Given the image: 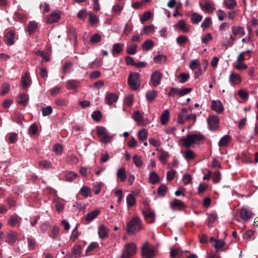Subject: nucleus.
<instances>
[{"label":"nucleus","mask_w":258,"mask_h":258,"mask_svg":"<svg viewBox=\"0 0 258 258\" xmlns=\"http://www.w3.org/2000/svg\"><path fill=\"white\" fill-rule=\"evenodd\" d=\"M8 223L10 225L15 226H16L17 225L19 224L20 221L18 218L11 217L9 219Z\"/></svg>","instance_id":"obj_56"},{"label":"nucleus","mask_w":258,"mask_h":258,"mask_svg":"<svg viewBox=\"0 0 258 258\" xmlns=\"http://www.w3.org/2000/svg\"><path fill=\"white\" fill-rule=\"evenodd\" d=\"M235 39L232 36H230L229 38L225 39L223 42L222 45L226 47V48L227 47L231 46L234 42Z\"/></svg>","instance_id":"obj_42"},{"label":"nucleus","mask_w":258,"mask_h":258,"mask_svg":"<svg viewBox=\"0 0 258 258\" xmlns=\"http://www.w3.org/2000/svg\"><path fill=\"white\" fill-rule=\"evenodd\" d=\"M176 26L184 32L187 33L189 31V28L186 26L185 22L183 20H179L177 23Z\"/></svg>","instance_id":"obj_37"},{"label":"nucleus","mask_w":258,"mask_h":258,"mask_svg":"<svg viewBox=\"0 0 258 258\" xmlns=\"http://www.w3.org/2000/svg\"><path fill=\"white\" fill-rule=\"evenodd\" d=\"M167 59V57L165 55L162 54H159L155 56L153 58L154 61L155 63H159L162 61H165Z\"/></svg>","instance_id":"obj_53"},{"label":"nucleus","mask_w":258,"mask_h":258,"mask_svg":"<svg viewBox=\"0 0 258 258\" xmlns=\"http://www.w3.org/2000/svg\"><path fill=\"white\" fill-rule=\"evenodd\" d=\"M230 141V137L229 135L224 136L218 143L219 147H226L228 145Z\"/></svg>","instance_id":"obj_29"},{"label":"nucleus","mask_w":258,"mask_h":258,"mask_svg":"<svg viewBox=\"0 0 258 258\" xmlns=\"http://www.w3.org/2000/svg\"><path fill=\"white\" fill-rule=\"evenodd\" d=\"M59 19L60 16L58 13H53L47 18V21L48 23H53L56 22Z\"/></svg>","instance_id":"obj_30"},{"label":"nucleus","mask_w":258,"mask_h":258,"mask_svg":"<svg viewBox=\"0 0 258 258\" xmlns=\"http://www.w3.org/2000/svg\"><path fill=\"white\" fill-rule=\"evenodd\" d=\"M39 166L41 169H48L51 167V164L50 162L46 160H43L40 161L39 163Z\"/></svg>","instance_id":"obj_52"},{"label":"nucleus","mask_w":258,"mask_h":258,"mask_svg":"<svg viewBox=\"0 0 258 258\" xmlns=\"http://www.w3.org/2000/svg\"><path fill=\"white\" fill-rule=\"evenodd\" d=\"M142 254L144 257L152 258L155 255V249L153 246L147 242L142 246Z\"/></svg>","instance_id":"obj_6"},{"label":"nucleus","mask_w":258,"mask_h":258,"mask_svg":"<svg viewBox=\"0 0 258 258\" xmlns=\"http://www.w3.org/2000/svg\"><path fill=\"white\" fill-rule=\"evenodd\" d=\"M92 118L96 121H99L102 116V114L100 111H95L91 115Z\"/></svg>","instance_id":"obj_63"},{"label":"nucleus","mask_w":258,"mask_h":258,"mask_svg":"<svg viewBox=\"0 0 258 258\" xmlns=\"http://www.w3.org/2000/svg\"><path fill=\"white\" fill-rule=\"evenodd\" d=\"M63 150V147L59 144H56L53 146V151L57 154L60 155Z\"/></svg>","instance_id":"obj_64"},{"label":"nucleus","mask_w":258,"mask_h":258,"mask_svg":"<svg viewBox=\"0 0 258 258\" xmlns=\"http://www.w3.org/2000/svg\"><path fill=\"white\" fill-rule=\"evenodd\" d=\"M188 40V37L186 36H180L176 38V42L180 45L185 44Z\"/></svg>","instance_id":"obj_59"},{"label":"nucleus","mask_w":258,"mask_h":258,"mask_svg":"<svg viewBox=\"0 0 258 258\" xmlns=\"http://www.w3.org/2000/svg\"><path fill=\"white\" fill-rule=\"evenodd\" d=\"M201 8L202 10H206L207 12H212L214 9L212 5L209 3H206L204 5H201Z\"/></svg>","instance_id":"obj_55"},{"label":"nucleus","mask_w":258,"mask_h":258,"mask_svg":"<svg viewBox=\"0 0 258 258\" xmlns=\"http://www.w3.org/2000/svg\"><path fill=\"white\" fill-rule=\"evenodd\" d=\"M209 125L211 128H214L219 123V119L217 116H211L207 119Z\"/></svg>","instance_id":"obj_16"},{"label":"nucleus","mask_w":258,"mask_h":258,"mask_svg":"<svg viewBox=\"0 0 258 258\" xmlns=\"http://www.w3.org/2000/svg\"><path fill=\"white\" fill-rule=\"evenodd\" d=\"M189 75L188 74L180 73L178 77V81L180 83L186 82L189 79Z\"/></svg>","instance_id":"obj_47"},{"label":"nucleus","mask_w":258,"mask_h":258,"mask_svg":"<svg viewBox=\"0 0 258 258\" xmlns=\"http://www.w3.org/2000/svg\"><path fill=\"white\" fill-rule=\"evenodd\" d=\"M117 176L122 182L124 181L126 179L125 169L123 168L119 169L117 172Z\"/></svg>","instance_id":"obj_34"},{"label":"nucleus","mask_w":258,"mask_h":258,"mask_svg":"<svg viewBox=\"0 0 258 258\" xmlns=\"http://www.w3.org/2000/svg\"><path fill=\"white\" fill-rule=\"evenodd\" d=\"M89 15V23H90V24L91 25L96 24L98 21V19L97 17V16L95 15H94L91 13H90Z\"/></svg>","instance_id":"obj_60"},{"label":"nucleus","mask_w":258,"mask_h":258,"mask_svg":"<svg viewBox=\"0 0 258 258\" xmlns=\"http://www.w3.org/2000/svg\"><path fill=\"white\" fill-rule=\"evenodd\" d=\"M7 238V242L9 243H13L15 242L17 239V234L15 232L11 231L8 233Z\"/></svg>","instance_id":"obj_28"},{"label":"nucleus","mask_w":258,"mask_h":258,"mask_svg":"<svg viewBox=\"0 0 258 258\" xmlns=\"http://www.w3.org/2000/svg\"><path fill=\"white\" fill-rule=\"evenodd\" d=\"M223 4L229 10H233L237 6L235 0H224Z\"/></svg>","instance_id":"obj_36"},{"label":"nucleus","mask_w":258,"mask_h":258,"mask_svg":"<svg viewBox=\"0 0 258 258\" xmlns=\"http://www.w3.org/2000/svg\"><path fill=\"white\" fill-rule=\"evenodd\" d=\"M126 203L128 207H133L136 203V199L132 194H129L126 197Z\"/></svg>","instance_id":"obj_48"},{"label":"nucleus","mask_w":258,"mask_h":258,"mask_svg":"<svg viewBox=\"0 0 258 258\" xmlns=\"http://www.w3.org/2000/svg\"><path fill=\"white\" fill-rule=\"evenodd\" d=\"M167 187L164 184H162L158 188L157 194L158 196L164 197L166 194Z\"/></svg>","instance_id":"obj_41"},{"label":"nucleus","mask_w":258,"mask_h":258,"mask_svg":"<svg viewBox=\"0 0 258 258\" xmlns=\"http://www.w3.org/2000/svg\"><path fill=\"white\" fill-rule=\"evenodd\" d=\"M170 206L173 211L176 210H181L186 208V205L183 202L176 199L170 203Z\"/></svg>","instance_id":"obj_11"},{"label":"nucleus","mask_w":258,"mask_h":258,"mask_svg":"<svg viewBox=\"0 0 258 258\" xmlns=\"http://www.w3.org/2000/svg\"><path fill=\"white\" fill-rule=\"evenodd\" d=\"M169 154L168 152L163 151L158 155L159 160L163 164H165L166 160L169 158Z\"/></svg>","instance_id":"obj_38"},{"label":"nucleus","mask_w":258,"mask_h":258,"mask_svg":"<svg viewBox=\"0 0 258 258\" xmlns=\"http://www.w3.org/2000/svg\"><path fill=\"white\" fill-rule=\"evenodd\" d=\"M153 46V42L151 40H146L142 44V49L145 50H148L151 49Z\"/></svg>","instance_id":"obj_43"},{"label":"nucleus","mask_w":258,"mask_h":258,"mask_svg":"<svg viewBox=\"0 0 258 258\" xmlns=\"http://www.w3.org/2000/svg\"><path fill=\"white\" fill-rule=\"evenodd\" d=\"M212 24L211 19L210 17H206L202 22L201 27L204 30L209 27Z\"/></svg>","instance_id":"obj_46"},{"label":"nucleus","mask_w":258,"mask_h":258,"mask_svg":"<svg viewBox=\"0 0 258 258\" xmlns=\"http://www.w3.org/2000/svg\"><path fill=\"white\" fill-rule=\"evenodd\" d=\"M137 247L134 243H128L125 244L122 250L121 258H131V256L136 254Z\"/></svg>","instance_id":"obj_4"},{"label":"nucleus","mask_w":258,"mask_h":258,"mask_svg":"<svg viewBox=\"0 0 258 258\" xmlns=\"http://www.w3.org/2000/svg\"><path fill=\"white\" fill-rule=\"evenodd\" d=\"M157 92L155 90H150L146 93V99L149 102H152L157 96Z\"/></svg>","instance_id":"obj_31"},{"label":"nucleus","mask_w":258,"mask_h":258,"mask_svg":"<svg viewBox=\"0 0 258 258\" xmlns=\"http://www.w3.org/2000/svg\"><path fill=\"white\" fill-rule=\"evenodd\" d=\"M142 214L144 217L145 220L149 224L153 223L155 221L156 215L154 212L150 210L142 211Z\"/></svg>","instance_id":"obj_10"},{"label":"nucleus","mask_w":258,"mask_h":258,"mask_svg":"<svg viewBox=\"0 0 258 258\" xmlns=\"http://www.w3.org/2000/svg\"><path fill=\"white\" fill-rule=\"evenodd\" d=\"M189 67L194 71L198 68H200V63L197 59H192L189 63Z\"/></svg>","instance_id":"obj_50"},{"label":"nucleus","mask_w":258,"mask_h":258,"mask_svg":"<svg viewBox=\"0 0 258 258\" xmlns=\"http://www.w3.org/2000/svg\"><path fill=\"white\" fill-rule=\"evenodd\" d=\"M49 236L53 240H60L59 229L57 226H54L52 229V231Z\"/></svg>","instance_id":"obj_21"},{"label":"nucleus","mask_w":258,"mask_h":258,"mask_svg":"<svg viewBox=\"0 0 258 258\" xmlns=\"http://www.w3.org/2000/svg\"><path fill=\"white\" fill-rule=\"evenodd\" d=\"M42 115L44 116H47L51 114L52 112V107L48 106L46 107H43L42 109Z\"/></svg>","instance_id":"obj_62"},{"label":"nucleus","mask_w":258,"mask_h":258,"mask_svg":"<svg viewBox=\"0 0 258 258\" xmlns=\"http://www.w3.org/2000/svg\"><path fill=\"white\" fill-rule=\"evenodd\" d=\"M252 215V212L246 208H243L240 211L241 218L244 221L248 220L251 218Z\"/></svg>","instance_id":"obj_15"},{"label":"nucleus","mask_w":258,"mask_h":258,"mask_svg":"<svg viewBox=\"0 0 258 258\" xmlns=\"http://www.w3.org/2000/svg\"><path fill=\"white\" fill-rule=\"evenodd\" d=\"M37 28V23L34 21H30L27 26V31L31 35L35 31Z\"/></svg>","instance_id":"obj_33"},{"label":"nucleus","mask_w":258,"mask_h":258,"mask_svg":"<svg viewBox=\"0 0 258 258\" xmlns=\"http://www.w3.org/2000/svg\"><path fill=\"white\" fill-rule=\"evenodd\" d=\"M30 84V79L29 77V74L27 73H25L24 76L22 77L21 79V85L24 89H27Z\"/></svg>","instance_id":"obj_20"},{"label":"nucleus","mask_w":258,"mask_h":258,"mask_svg":"<svg viewBox=\"0 0 258 258\" xmlns=\"http://www.w3.org/2000/svg\"><path fill=\"white\" fill-rule=\"evenodd\" d=\"M187 110L186 108H182L178 113L177 122L182 123L186 121Z\"/></svg>","instance_id":"obj_19"},{"label":"nucleus","mask_w":258,"mask_h":258,"mask_svg":"<svg viewBox=\"0 0 258 258\" xmlns=\"http://www.w3.org/2000/svg\"><path fill=\"white\" fill-rule=\"evenodd\" d=\"M162 74L158 71H154L150 77V83L154 87H156L161 84Z\"/></svg>","instance_id":"obj_7"},{"label":"nucleus","mask_w":258,"mask_h":258,"mask_svg":"<svg viewBox=\"0 0 258 258\" xmlns=\"http://www.w3.org/2000/svg\"><path fill=\"white\" fill-rule=\"evenodd\" d=\"M169 118V112L168 110H164L160 117L161 122L163 124H165L167 123Z\"/></svg>","instance_id":"obj_32"},{"label":"nucleus","mask_w":258,"mask_h":258,"mask_svg":"<svg viewBox=\"0 0 258 258\" xmlns=\"http://www.w3.org/2000/svg\"><path fill=\"white\" fill-rule=\"evenodd\" d=\"M134 162L136 166L138 167H140L143 165V162L141 158L137 155H135L133 158Z\"/></svg>","instance_id":"obj_54"},{"label":"nucleus","mask_w":258,"mask_h":258,"mask_svg":"<svg viewBox=\"0 0 258 258\" xmlns=\"http://www.w3.org/2000/svg\"><path fill=\"white\" fill-rule=\"evenodd\" d=\"M183 156L184 158L188 161L189 160H192L195 158V154L194 152L190 150H187L185 151Z\"/></svg>","instance_id":"obj_49"},{"label":"nucleus","mask_w":258,"mask_h":258,"mask_svg":"<svg viewBox=\"0 0 258 258\" xmlns=\"http://www.w3.org/2000/svg\"><path fill=\"white\" fill-rule=\"evenodd\" d=\"M15 33L12 31H9L5 35V42L8 45H12L14 43Z\"/></svg>","instance_id":"obj_18"},{"label":"nucleus","mask_w":258,"mask_h":258,"mask_svg":"<svg viewBox=\"0 0 258 258\" xmlns=\"http://www.w3.org/2000/svg\"><path fill=\"white\" fill-rule=\"evenodd\" d=\"M80 194L85 198L91 197V189L88 186H84L81 187L80 190Z\"/></svg>","instance_id":"obj_26"},{"label":"nucleus","mask_w":258,"mask_h":258,"mask_svg":"<svg viewBox=\"0 0 258 258\" xmlns=\"http://www.w3.org/2000/svg\"><path fill=\"white\" fill-rule=\"evenodd\" d=\"M110 230L103 224H100L98 227V233L100 239L103 240L109 236Z\"/></svg>","instance_id":"obj_8"},{"label":"nucleus","mask_w":258,"mask_h":258,"mask_svg":"<svg viewBox=\"0 0 258 258\" xmlns=\"http://www.w3.org/2000/svg\"><path fill=\"white\" fill-rule=\"evenodd\" d=\"M124 44L121 43H117L113 44L111 49L112 53L115 54L120 53L123 49Z\"/></svg>","instance_id":"obj_22"},{"label":"nucleus","mask_w":258,"mask_h":258,"mask_svg":"<svg viewBox=\"0 0 258 258\" xmlns=\"http://www.w3.org/2000/svg\"><path fill=\"white\" fill-rule=\"evenodd\" d=\"M100 213V211L99 209H95L87 213L85 216V220L88 222H90L96 218Z\"/></svg>","instance_id":"obj_13"},{"label":"nucleus","mask_w":258,"mask_h":258,"mask_svg":"<svg viewBox=\"0 0 258 258\" xmlns=\"http://www.w3.org/2000/svg\"><path fill=\"white\" fill-rule=\"evenodd\" d=\"M202 19L203 16L198 13H193L191 14L190 20L193 24H198Z\"/></svg>","instance_id":"obj_27"},{"label":"nucleus","mask_w":258,"mask_h":258,"mask_svg":"<svg viewBox=\"0 0 258 258\" xmlns=\"http://www.w3.org/2000/svg\"><path fill=\"white\" fill-rule=\"evenodd\" d=\"M231 30L234 36L239 35L242 36L245 34L244 28L240 26H233L231 28Z\"/></svg>","instance_id":"obj_17"},{"label":"nucleus","mask_w":258,"mask_h":258,"mask_svg":"<svg viewBox=\"0 0 258 258\" xmlns=\"http://www.w3.org/2000/svg\"><path fill=\"white\" fill-rule=\"evenodd\" d=\"M204 136L201 134H192L187 135L185 138H182L179 140L180 144L186 148H188L194 144H197L200 141L204 139Z\"/></svg>","instance_id":"obj_1"},{"label":"nucleus","mask_w":258,"mask_h":258,"mask_svg":"<svg viewBox=\"0 0 258 258\" xmlns=\"http://www.w3.org/2000/svg\"><path fill=\"white\" fill-rule=\"evenodd\" d=\"M212 108L214 111L218 113H221L224 110L222 103L219 100L212 101Z\"/></svg>","instance_id":"obj_12"},{"label":"nucleus","mask_w":258,"mask_h":258,"mask_svg":"<svg viewBox=\"0 0 258 258\" xmlns=\"http://www.w3.org/2000/svg\"><path fill=\"white\" fill-rule=\"evenodd\" d=\"M229 82L231 86H235L241 84L242 79L239 74L232 72L229 76Z\"/></svg>","instance_id":"obj_9"},{"label":"nucleus","mask_w":258,"mask_h":258,"mask_svg":"<svg viewBox=\"0 0 258 258\" xmlns=\"http://www.w3.org/2000/svg\"><path fill=\"white\" fill-rule=\"evenodd\" d=\"M251 51L250 50H247L246 51H243L241 52L237 58V61L238 62H242L244 60V56L246 54H248L249 56L250 57V54Z\"/></svg>","instance_id":"obj_58"},{"label":"nucleus","mask_w":258,"mask_h":258,"mask_svg":"<svg viewBox=\"0 0 258 258\" xmlns=\"http://www.w3.org/2000/svg\"><path fill=\"white\" fill-rule=\"evenodd\" d=\"M63 176L66 181H72L77 177V175L73 172H66L64 173Z\"/></svg>","instance_id":"obj_39"},{"label":"nucleus","mask_w":258,"mask_h":258,"mask_svg":"<svg viewBox=\"0 0 258 258\" xmlns=\"http://www.w3.org/2000/svg\"><path fill=\"white\" fill-rule=\"evenodd\" d=\"M29 97L26 94H21L18 99V103L20 105L26 106L28 103Z\"/></svg>","instance_id":"obj_24"},{"label":"nucleus","mask_w":258,"mask_h":258,"mask_svg":"<svg viewBox=\"0 0 258 258\" xmlns=\"http://www.w3.org/2000/svg\"><path fill=\"white\" fill-rule=\"evenodd\" d=\"M225 244V243L223 240H216L215 241L214 247L217 250H218L223 247L224 246Z\"/></svg>","instance_id":"obj_61"},{"label":"nucleus","mask_w":258,"mask_h":258,"mask_svg":"<svg viewBox=\"0 0 258 258\" xmlns=\"http://www.w3.org/2000/svg\"><path fill=\"white\" fill-rule=\"evenodd\" d=\"M149 180L151 183L156 184L160 181V178L156 172L152 171L150 173Z\"/></svg>","instance_id":"obj_25"},{"label":"nucleus","mask_w":258,"mask_h":258,"mask_svg":"<svg viewBox=\"0 0 258 258\" xmlns=\"http://www.w3.org/2000/svg\"><path fill=\"white\" fill-rule=\"evenodd\" d=\"M118 97V96L115 93H109L105 96V99L106 103L109 105H111L117 101Z\"/></svg>","instance_id":"obj_14"},{"label":"nucleus","mask_w":258,"mask_h":258,"mask_svg":"<svg viewBox=\"0 0 258 258\" xmlns=\"http://www.w3.org/2000/svg\"><path fill=\"white\" fill-rule=\"evenodd\" d=\"M97 135L100 138V141L105 144L110 142L111 137L109 136L105 127L103 126H98L96 129Z\"/></svg>","instance_id":"obj_5"},{"label":"nucleus","mask_w":258,"mask_h":258,"mask_svg":"<svg viewBox=\"0 0 258 258\" xmlns=\"http://www.w3.org/2000/svg\"><path fill=\"white\" fill-rule=\"evenodd\" d=\"M140 74L138 73H131L128 77V84L132 90H137L141 85V80Z\"/></svg>","instance_id":"obj_3"},{"label":"nucleus","mask_w":258,"mask_h":258,"mask_svg":"<svg viewBox=\"0 0 258 258\" xmlns=\"http://www.w3.org/2000/svg\"><path fill=\"white\" fill-rule=\"evenodd\" d=\"M148 136V133L146 130L143 129L138 132V138L142 141H145Z\"/></svg>","instance_id":"obj_44"},{"label":"nucleus","mask_w":258,"mask_h":258,"mask_svg":"<svg viewBox=\"0 0 258 258\" xmlns=\"http://www.w3.org/2000/svg\"><path fill=\"white\" fill-rule=\"evenodd\" d=\"M133 102V96L131 94H128L125 96L124 98V103L127 106H130Z\"/></svg>","instance_id":"obj_51"},{"label":"nucleus","mask_w":258,"mask_h":258,"mask_svg":"<svg viewBox=\"0 0 258 258\" xmlns=\"http://www.w3.org/2000/svg\"><path fill=\"white\" fill-rule=\"evenodd\" d=\"M137 45L132 44L126 47V53L130 55H134L137 52Z\"/></svg>","instance_id":"obj_40"},{"label":"nucleus","mask_w":258,"mask_h":258,"mask_svg":"<svg viewBox=\"0 0 258 258\" xmlns=\"http://www.w3.org/2000/svg\"><path fill=\"white\" fill-rule=\"evenodd\" d=\"M101 37L100 34L96 33L92 35L90 39V41L91 43H96L101 41Z\"/></svg>","instance_id":"obj_57"},{"label":"nucleus","mask_w":258,"mask_h":258,"mask_svg":"<svg viewBox=\"0 0 258 258\" xmlns=\"http://www.w3.org/2000/svg\"><path fill=\"white\" fill-rule=\"evenodd\" d=\"M154 32H155L154 26L153 25H148L144 27L141 34L142 35H147L149 33H153Z\"/></svg>","instance_id":"obj_45"},{"label":"nucleus","mask_w":258,"mask_h":258,"mask_svg":"<svg viewBox=\"0 0 258 258\" xmlns=\"http://www.w3.org/2000/svg\"><path fill=\"white\" fill-rule=\"evenodd\" d=\"M79 82L74 80H71L67 82L66 86L68 89L76 90L79 86Z\"/></svg>","instance_id":"obj_23"},{"label":"nucleus","mask_w":258,"mask_h":258,"mask_svg":"<svg viewBox=\"0 0 258 258\" xmlns=\"http://www.w3.org/2000/svg\"><path fill=\"white\" fill-rule=\"evenodd\" d=\"M142 221L138 217L133 218L126 223V230L128 233L135 234L139 232L142 228Z\"/></svg>","instance_id":"obj_2"},{"label":"nucleus","mask_w":258,"mask_h":258,"mask_svg":"<svg viewBox=\"0 0 258 258\" xmlns=\"http://www.w3.org/2000/svg\"><path fill=\"white\" fill-rule=\"evenodd\" d=\"M207 215L208 216V225L211 227L212 226L213 224L215 222L217 218V216L214 213H207Z\"/></svg>","instance_id":"obj_35"}]
</instances>
